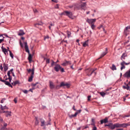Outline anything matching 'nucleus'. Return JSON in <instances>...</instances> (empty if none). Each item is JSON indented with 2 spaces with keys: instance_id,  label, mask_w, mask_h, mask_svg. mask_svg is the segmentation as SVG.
Wrapping results in <instances>:
<instances>
[{
  "instance_id": "1",
  "label": "nucleus",
  "mask_w": 130,
  "mask_h": 130,
  "mask_svg": "<svg viewBox=\"0 0 130 130\" xmlns=\"http://www.w3.org/2000/svg\"><path fill=\"white\" fill-rule=\"evenodd\" d=\"M127 54L125 53H124L122 54L121 57V59L122 61L120 63V65L121 66V70H122L123 69H124L125 68V67L124 66L125 65H127L130 64V62L126 63L124 61V60H125V57H127Z\"/></svg>"
},
{
  "instance_id": "2",
  "label": "nucleus",
  "mask_w": 130,
  "mask_h": 130,
  "mask_svg": "<svg viewBox=\"0 0 130 130\" xmlns=\"http://www.w3.org/2000/svg\"><path fill=\"white\" fill-rule=\"evenodd\" d=\"M27 71L28 73L31 72V74L29 78L28 81L29 82H31L32 80V78L34 77V67H33V68L32 69H27Z\"/></svg>"
},
{
  "instance_id": "3",
  "label": "nucleus",
  "mask_w": 130,
  "mask_h": 130,
  "mask_svg": "<svg viewBox=\"0 0 130 130\" xmlns=\"http://www.w3.org/2000/svg\"><path fill=\"white\" fill-rule=\"evenodd\" d=\"M96 19H88L87 20V22L90 25H91L94 24L95 22L96 21Z\"/></svg>"
},
{
  "instance_id": "4",
  "label": "nucleus",
  "mask_w": 130,
  "mask_h": 130,
  "mask_svg": "<svg viewBox=\"0 0 130 130\" xmlns=\"http://www.w3.org/2000/svg\"><path fill=\"white\" fill-rule=\"evenodd\" d=\"M63 14L64 15H66L70 18H72V13L71 12L67 11H65L63 13Z\"/></svg>"
},
{
  "instance_id": "5",
  "label": "nucleus",
  "mask_w": 130,
  "mask_h": 130,
  "mask_svg": "<svg viewBox=\"0 0 130 130\" xmlns=\"http://www.w3.org/2000/svg\"><path fill=\"white\" fill-rule=\"evenodd\" d=\"M7 48L8 49V50L7 49H6V48L4 47L3 46H2L1 47V49L2 50V52L4 53V54L6 55L7 54V55H8V54L7 53V52L8 51H9V48L8 47H7Z\"/></svg>"
},
{
  "instance_id": "6",
  "label": "nucleus",
  "mask_w": 130,
  "mask_h": 130,
  "mask_svg": "<svg viewBox=\"0 0 130 130\" xmlns=\"http://www.w3.org/2000/svg\"><path fill=\"white\" fill-rule=\"evenodd\" d=\"M71 64V62L70 61H67L66 60H64V62L61 65L64 66H66L68 65Z\"/></svg>"
},
{
  "instance_id": "7",
  "label": "nucleus",
  "mask_w": 130,
  "mask_h": 130,
  "mask_svg": "<svg viewBox=\"0 0 130 130\" xmlns=\"http://www.w3.org/2000/svg\"><path fill=\"white\" fill-rule=\"evenodd\" d=\"M55 66L54 68V70L56 72H58L60 70V69L61 68V67L59 64H55Z\"/></svg>"
},
{
  "instance_id": "8",
  "label": "nucleus",
  "mask_w": 130,
  "mask_h": 130,
  "mask_svg": "<svg viewBox=\"0 0 130 130\" xmlns=\"http://www.w3.org/2000/svg\"><path fill=\"white\" fill-rule=\"evenodd\" d=\"M123 88L124 89H126L127 90L130 91V81L126 85V86H123Z\"/></svg>"
},
{
  "instance_id": "9",
  "label": "nucleus",
  "mask_w": 130,
  "mask_h": 130,
  "mask_svg": "<svg viewBox=\"0 0 130 130\" xmlns=\"http://www.w3.org/2000/svg\"><path fill=\"white\" fill-rule=\"evenodd\" d=\"M124 77L128 78L130 77V69L124 74Z\"/></svg>"
},
{
  "instance_id": "10",
  "label": "nucleus",
  "mask_w": 130,
  "mask_h": 130,
  "mask_svg": "<svg viewBox=\"0 0 130 130\" xmlns=\"http://www.w3.org/2000/svg\"><path fill=\"white\" fill-rule=\"evenodd\" d=\"M3 124V126L1 127L0 130H8V129L6 127L7 125V123H5L4 122L2 123Z\"/></svg>"
},
{
  "instance_id": "11",
  "label": "nucleus",
  "mask_w": 130,
  "mask_h": 130,
  "mask_svg": "<svg viewBox=\"0 0 130 130\" xmlns=\"http://www.w3.org/2000/svg\"><path fill=\"white\" fill-rule=\"evenodd\" d=\"M24 44L25 45V48L26 52H27L28 53H29V50L28 48V46L27 44V43L26 42H24Z\"/></svg>"
},
{
  "instance_id": "12",
  "label": "nucleus",
  "mask_w": 130,
  "mask_h": 130,
  "mask_svg": "<svg viewBox=\"0 0 130 130\" xmlns=\"http://www.w3.org/2000/svg\"><path fill=\"white\" fill-rule=\"evenodd\" d=\"M129 31H130V26H128L126 27L124 30V34L127 35V32Z\"/></svg>"
},
{
  "instance_id": "13",
  "label": "nucleus",
  "mask_w": 130,
  "mask_h": 130,
  "mask_svg": "<svg viewBox=\"0 0 130 130\" xmlns=\"http://www.w3.org/2000/svg\"><path fill=\"white\" fill-rule=\"evenodd\" d=\"M50 87L51 89H53L55 88V85L53 82L51 81H49Z\"/></svg>"
},
{
  "instance_id": "14",
  "label": "nucleus",
  "mask_w": 130,
  "mask_h": 130,
  "mask_svg": "<svg viewBox=\"0 0 130 130\" xmlns=\"http://www.w3.org/2000/svg\"><path fill=\"white\" fill-rule=\"evenodd\" d=\"M108 119L107 117H106L104 119L101 121V124H102L103 123H106L108 122Z\"/></svg>"
},
{
  "instance_id": "15",
  "label": "nucleus",
  "mask_w": 130,
  "mask_h": 130,
  "mask_svg": "<svg viewBox=\"0 0 130 130\" xmlns=\"http://www.w3.org/2000/svg\"><path fill=\"white\" fill-rule=\"evenodd\" d=\"M91 69V68H89L86 70L87 75L88 76H91L92 74H91V71L89 70L90 69Z\"/></svg>"
},
{
  "instance_id": "16",
  "label": "nucleus",
  "mask_w": 130,
  "mask_h": 130,
  "mask_svg": "<svg viewBox=\"0 0 130 130\" xmlns=\"http://www.w3.org/2000/svg\"><path fill=\"white\" fill-rule=\"evenodd\" d=\"M37 84H38V83H37L35 84H32L31 86H32V89H35L38 88V86H37Z\"/></svg>"
},
{
  "instance_id": "17",
  "label": "nucleus",
  "mask_w": 130,
  "mask_h": 130,
  "mask_svg": "<svg viewBox=\"0 0 130 130\" xmlns=\"http://www.w3.org/2000/svg\"><path fill=\"white\" fill-rule=\"evenodd\" d=\"M3 67L4 68V71H6L8 69V64H6L4 63L3 64Z\"/></svg>"
},
{
  "instance_id": "18",
  "label": "nucleus",
  "mask_w": 130,
  "mask_h": 130,
  "mask_svg": "<svg viewBox=\"0 0 130 130\" xmlns=\"http://www.w3.org/2000/svg\"><path fill=\"white\" fill-rule=\"evenodd\" d=\"M25 34L23 31L22 30H20L18 33V35L19 36H22Z\"/></svg>"
},
{
  "instance_id": "19",
  "label": "nucleus",
  "mask_w": 130,
  "mask_h": 130,
  "mask_svg": "<svg viewBox=\"0 0 130 130\" xmlns=\"http://www.w3.org/2000/svg\"><path fill=\"white\" fill-rule=\"evenodd\" d=\"M86 5V3H84L80 5V7L82 9L85 10V8Z\"/></svg>"
},
{
  "instance_id": "20",
  "label": "nucleus",
  "mask_w": 130,
  "mask_h": 130,
  "mask_svg": "<svg viewBox=\"0 0 130 130\" xmlns=\"http://www.w3.org/2000/svg\"><path fill=\"white\" fill-rule=\"evenodd\" d=\"M32 57L31 55L30 54H29V56L28 57V59L30 63L32 61Z\"/></svg>"
},
{
  "instance_id": "21",
  "label": "nucleus",
  "mask_w": 130,
  "mask_h": 130,
  "mask_svg": "<svg viewBox=\"0 0 130 130\" xmlns=\"http://www.w3.org/2000/svg\"><path fill=\"white\" fill-rule=\"evenodd\" d=\"M4 83L6 85L8 86L9 87H10L11 88H12V86L11 85L10 83L8 82L5 81V82H4Z\"/></svg>"
},
{
  "instance_id": "22",
  "label": "nucleus",
  "mask_w": 130,
  "mask_h": 130,
  "mask_svg": "<svg viewBox=\"0 0 130 130\" xmlns=\"http://www.w3.org/2000/svg\"><path fill=\"white\" fill-rule=\"evenodd\" d=\"M1 108L2 110H4L5 109H8V108L6 106H5L4 107H3L2 105H1Z\"/></svg>"
},
{
  "instance_id": "23",
  "label": "nucleus",
  "mask_w": 130,
  "mask_h": 130,
  "mask_svg": "<svg viewBox=\"0 0 130 130\" xmlns=\"http://www.w3.org/2000/svg\"><path fill=\"white\" fill-rule=\"evenodd\" d=\"M115 126L116 127H121V124L117 123L115 124Z\"/></svg>"
},
{
  "instance_id": "24",
  "label": "nucleus",
  "mask_w": 130,
  "mask_h": 130,
  "mask_svg": "<svg viewBox=\"0 0 130 130\" xmlns=\"http://www.w3.org/2000/svg\"><path fill=\"white\" fill-rule=\"evenodd\" d=\"M88 40L85 41L83 44V46L84 47H86L88 45Z\"/></svg>"
},
{
  "instance_id": "25",
  "label": "nucleus",
  "mask_w": 130,
  "mask_h": 130,
  "mask_svg": "<svg viewBox=\"0 0 130 130\" xmlns=\"http://www.w3.org/2000/svg\"><path fill=\"white\" fill-rule=\"evenodd\" d=\"M41 126H44L45 125V121L44 120L41 119Z\"/></svg>"
},
{
  "instance_id": "26",
  "label": "nucleus",
  "mask_w": 130,
  "mask_h": 130,
  "mask_svg": "<svg viewBox=\"0 0 130 130\" xmlns=\"http://www.w3.org/2000/svg\"><path fill=\"white\" fill-rule=\"evenodd\" d=\"M110 68L113 71L117 70V68L116 66L113 64H112V67H110Z\"/></svg>"
},
{
  "instance_id": "27",
  "label": "nucleus",
  "mask_w": 130,
  "mask_h": 130,
  "mask_svg": "<svg viewBox=\"0 0 130 130\" xmlns=\"http://www.w3.org/2000/svg\"><path fill=\"white\" fill-rule=\"evenodd\" d=\"M115 127V124L113 125L112 123L109 128H110V129H113Z\"/></svg>"
},
{
  "instance_id": "28",
  "label": "nucleus",
  "mask_w": 130,
  "mask_h": 130,
  "mask_svg": "<svg viewBox=\"0 0 130 130\" xmlns=\"http://www.w3.org/2000/svg\"><path fill=\"white\" fill-rule=\"evenodd\" d=\"M97 69L96 68L94 69L91 68V69H90L89 70L91 71V74H92V73L94 72L95 70H96Z\"/></svg>"
},
{
  "instance_id": "29",
  "label": "nucleus",
  "mask_w": 130,
  "mask_h": 130,
  "mask_svg": "<svg viewBox=\"0 0 130 130\" xmlns=\"http://www.w3.org/2000/svg\"><path fill=\"white\" fill-rule=\"evenodd\" d=\"M77 116V113H75L74 115H72L69 116V117L70 118H72L73 117H75Z\"/></svg>"
},
{
  "instance_id": "30",
  "label": "nucleus",
  "mask_w": 130,
  "mask_h": 130,
  "mask_svg": "<svg viewBox=\"0 0 130 130\" xmlns=\"http://www.w3.org/2000/svg\"><path fill=\"white\" fill-rule=\"evenodd\" d=\"M77 116V113H75L74 115H72L69 116V117L70 118H72L73 117H75Z\"/></svg>"
},
{
  "instance_id": "31",
  "label": "nucleus",
  "mask_w": 130,
  "mask_h": 130,
  "mask_svg": "<svg viewBox=\"0 0 130 130\" xmlns=\"http://www.w3.org/2000/svg\"><path fill=\"white\" fill-rule=\"evenodd\" d=\"M107 52H104L103 53L101 56L100 57V58H99V59L101 58L102 57H103V56H104L107 53Z\"/></svg>"
},
{
  "instance_id": "32",
  "label": "nucleus",
  "mask_w": 130,
  "mask_h": 130,
  "mask_svg": "<svg viewBox=\"0 0 130 130\" xmlns=\"http://www.w3.org/2000/svg\"><path fill=\"white\" fill-rule=\"evenodd\" d=\"M90 26L91 28L93 30L95 29V28L96 27V26L94 25V24L90 25Z\"/></svg>"
},
{
  "instance_id": "33",
  "label": "nucleus",
  "mask_w": 130,
  "mask_h": 130,
  "mask_svg": "<svg viewBox=\"0 0 130 130\" xmlns=\"http://www.w3.org/2000/svg\"><path fill=\"white\" fill-rule=\"evenodd\" d=\"M100 93L101 95L103 97L106 94V93H105L104 92H100Z\"/></svg>"
},
{
  "instance_id": "34",
  "label": "nucleus",
  "mask_w": 130,
  "mask_h": 130,
  "mask_svg": "<svg viewBox=\"0 0 130 130\" xmlns=\"http://www.w3.org/2000/svg\"><path fill=\"white\" fill-rule=\"evenodd\" d=\"M51 66L53 67L54 65H55V62L52 60H51Z\"/></svg>"
},
{
  "instance_id": "35",
  "label": "nucleus",
  "mask_w": 130,
  "mask_h": 130,
  "mask_svg": "<svg viewBox=\"0 0 130 130\" xmlns=\"http://www.w3.org/2000/svg\"><path fill=\"white\" fill-rule=\"evenodd\" d=\"M9 52H10V56L11 57V58L12 59H13V54L11 53V51L10 50H9Z\"/></svg>"
},
{
  "instance_id": "36",
  "label": "nucleus",
  "mask_w": 130,
  "mask_h": 130,
  "mask_svg": "<svg viewBox=\"0 0 130 130\" xmlns=\"http://www.w3.org/2000/svg\"><path fill=\"white\" fill-rule=\"evenodd\" d=\"M6 112H7V116L8 117V116H11V115L10 114L11 112H9L8 111H6Z\"/></svg>"
},
{
  "instance_id": "37",
  "label": "nucleus",
  "mask_w": 130,
  "mask_h": 130,
  "mask_svg": "<svg viewBox=\"0 0 130 130\" xmlns=\"http://www.w3.org/2000/svg\"><path fill=\"white\" fill-rule=\"evenodd\" d=\"M121 127H126V123H123L121 124Z\"/></svg>"
},
{
  "instance_id": "38",
  "label": "nucleus",
  "mask_w": 130,
  "mask_h": 130,
  "mask_svg": "<svg viewBox=\"0 0 130 130\" xmlns=\"http://www.w3.org/2000/svg\"><path fill=\"white\" fill-rule=\"evenodd\" d=\"M66 85V84H64V83L63 82H62L61 83L60 85V87H61L62 86H65Z\"/></svg>"
},
{
  "instance_id": "39",
  "label": "nucleus",
  "mask_w": 130,
  "mask_h": 130,
  "mask_svg": "<svg viewBox=\"0 0 130 130\" xmlns=\"http://www.w3.org/2000/svg\"><path fill=\"white\" fill-rule=\"evenodd\" d=\"M81 111V110H77V111L76 112H75V113H77V115Z\"/></svg>"
},
{
  "instance_id": "40",
  "label": "nucleus",
  "mask_w": 130,
  "mask_h": 130,
  "mask_svg": "<svg viewBox=\"0 0 130 130\" xmlns=\"http://www.w3.org/2000/svg\"><path fill=\"white\" fill-rule=\"evenodd\" d=\"M35 123L36 125H38L39 123L38 121V120L37 118L36 119V120L35 121Z\"/></svg>"
},
{
  "instance_id": "41",
  "label": "nucleus",
  "mask_w": 130,
  "mask_h": 130,
  "mask_svg": "<svg viewBox=\"0 0 130 130\" xmlns=\"http://www.w3.org/2000/svg\"><path fill=\"white\" fill-rule=\"evenodd\" d=\"M4 121H3V119L1 117H0V123H2Z\"/></svg>"
},
{
  "instance_id": "42",
  "label": "nucleus",
  "mask_w": 130,
  "mask_h": 130,
  "mask_svg": "<svg viewBox=\"0 0 130 130\" xmlns=\"http://www.w3.org/2000/svg\"><path fill=\"white\" fill-rule=\"evenodd\" d=\"M66 86L67 88H69L70 87V85L69 84L66 83V84L65 86Z\"/></svg>"
},
{
  "instance_id": "43",
  "label": "nucleus",
  "mask_w": 130,
  "mask_h": 130,
  "mask_svg": "<svg viewBox=\"0 0 130 130\" xmlns=\"http://www.w3.org/2000/svg\"><path fill=\"white\" fill-rule=\"evenodd\" d=\"M54 25V24H50V25L49 26V28L50 29H51V26H53Z\"/></svg>"
},
{
  "instance_id": "44",
  "label": "nucleus",
  "mask_w": 130,
  "mask_h": 130,
  "mask_svg": "<svg viewBox=\"0 0 130 130\" xmlns=\"http://www.w3.org/2000/svg\"><path fill=\"white\" fill-rule=\"evenodd\" d=\"M91 95H89L88 96V101H89L90 100V99L91 98Z\"/></svg>"
},
{
  "instance_id": "45",
  "label": "nucleus",
  "mask_w": 130,
  "mask_h": 130,
  "mask_svg": "<svg viewBox=\"0 0 130 130\" xmlns=\"http://www.w3.org/2000/svg\"><path fill=\"white\" fill-rule=\"evenodd\" d=\"M97 128L95 126H93L92 127V130H97Z\"/></svg>"
},
{
  "instance_id": "46",
  "label": "nucleus",
  "mask_w": 130,
  "mask_h": 130,
  "mask_svg": "<svg viewBox=\"0 0 130 130\" xmlns=\"http://www.w3.org/2000/svg\"><path fill=\"white\" fill-rule=\"evenodd\" d=\"M67 34L68 37H69L71 34V33L69 31H68L67 32Z\"/></svg>"
},
{
  "instance_id": "47",
  "label": "nucleus",
  "mask_w": 130,
  "mask_h": 130,
  "mask_svg": "<svg viewBox=\"0 0 130 130\" xmlns=\"http://www.w3.org/2000/svg\"><path fill=\"white\" fill-rule=\"evenodd\" d=\"M60 70L61 71V72H64V69L63 68H62L61 67V68H60Z\"/></svg>"
},
{
  "instance_id": "48",
  "label": "nucleus",
  "mask_w": 130,
  "mask_h": 130,
  "mask_svg": "<svg viewBox=\"0 0 130 130\" xmlns=\"http://www.w3.org/2000/svg\"><path fill=\"white\" fill-rule=\"evenodd\" d=\"M10 71H9L7 72V75L8 76V77H11V76L10 75Z\"/></svg>"
},
{
  "instance_id": "49",
  "label": "nucleus",
  "mask_w": 130,
  "mask_h": 130,
  "mask_svg": "<svg viewBox=\"0 0 130 130\" xmlns=\"http://www.w3.org/2000/svg\"><path fill=\"white\" fill-rule=\"evenodd\" d=\"M33 11L35 13H37L38 12V11L36 9H34Z\"/></svg>"
},
{
  "instance_id": "50",
  "label": "nucleus",
  "mask_w": 130,
  "mask_h": 130,
  "mask_svg": "<svg viewBox=\"0 0 130 130\" xmlns=\"http://www.w3.org/2000/svg\"><path fill=\"white\" fill-rule=\"evenodd\" d=\"M0 69L1 71H2L3 69V67H2V64H1V65H0Z\"/></svg>"
},
{
  "instance_id": "51",
  "label": "nucleus",
  "mask_w": 130,
  "mask_h": 130,
  "mask_svg": "<svg viewBox=\"0 0 130 130\" xmlns=\"http://www.w3.org/2000/svg\"><path fill=\"white\" fill-rule=\"evenodd\" d=\"M50 59H47L46 60V63H50Z\"/></svg>"
},
{
  "instance_id": "52",
  "label": "nucleus",
  "mask_w": 130,
  "mask_h": 130,
  "mask_svg": "<svg viewBox=\"0 0 130 130\" xmlns=\"http://www.w3.org/2000/svg\"><path fill=\"white\" fill-rule=\"evenodd\" d=\"M126 127L130 125V123L129 122H128L127 123H126Z\"/></svg>"
},
{
  "instance_id": "53",
  "label": "nucleus",
  "mask_w": 130,
  "mask_h": 130,
  "mask_svg": "<svg viewBox=\"0 0 130 130\" xmlns=\"http://www.w3.org/2000/svg\"><path fill=\"white\" fill-rule=\"evenodd\" d=\"M49 38V36H46L45 37H44V40H45L46 39H48V38Z\"/></svg>"
},
{
  "instance_id": "54",
  "label": "nucleus",
  "mask_w": 130,
  "mask_h": 130,
  "mask_svg": "<svg viewBox=\"0 0 130 130\" xmlns=\"http://www.w3.org/2000/svg\"><path fill=\"white\" fill-rule=\"evenodd\" d=\"M5 100V99H3L1 101V103H3L4 102V101Z\"/></svg>"
},
{
  "instance_id": "55",
  "label": "nucleus",
  "mask_w": 130,
  "mask_h": 130,
  "mask_svg": "<svg viewBox=\"0 0 130 130\" xmlns=\"http://www.w3.org/2000/svg\"><path fill=\"white\" fill-rule=\"evenodd\" d=\"M8 79H9V82H10L11 81V80H12V77H8Z\"/></svg>"
},
{
  "instance_id": "56",
  "label": "nucleus",
  "mask_w": 130,
  "mask_h": 130,
  "mask_svg": "<svg viewBox=\"0 0 130 130\" xmlns=\"http://www.w3.org/2000/svg\"><path fill=\"white\" fill-rule=\"evenodd\" d=\"M14 101L15 102V103H16L17 102V99H16V98H15L14 100Z\"/></svg>"
},
{
  "instance_id": "57",
  "label": "nucleus",
  "mask_w": 130,
  "mask_h": 130,
  "mask_svg": "<svg viewBox=\"0 0 130 130\" xmlns=\"http://www.w3.org/2000/svg\"><path fill=\"white\" fill-rule=\"evenodd\" d=\"M103 26L102 25H101L100 26L98 27L99 29H100L101 28H102Z\"/></svg>"
},
{
  "instance_id": "58",
  "label": "nucleus",
  "mask_w": 130,
  "mask_h": 130,
  "mask_svg": "<svg viewBox=\"0 0 130 130\" xmlns=\"http://www.w3.org/2000/svg\"><path fill=\"white\" fill-rule=\"evenodd\" d=\"M91 125L93 126H95V122L92 123L91 124Z\"/></svg>"
},
{
  "instance_id": "59",
  "label": "nucleus",
  "mask_w": 130,
  "mask_h": 130,
  "mask_svg": "<svg viewBox=\"0 0 130 130\" xmlns=\"http://www.w3.org/2000/svg\"><path fill=\"white\" fill-rule=\"evenodd\" d=\"M4 39H0V43H1L3 41H4Z\"/></svg>"
},
{
  "instance_id": "60",
  "label": "nucleus",
  "mask_w": 130,
  "mask_h": 130,
  "mask_svg": "<svg viewBox=\"0 0 130 130\" xmlns=\"http://www.w3.org/2000/svg\"><path fill=\"white\" fill-rule=\"evenodd\" d=\"M23 91L25 93H27L28 92L26 90H23Z\"/></svg>"
},
{
  "instance_id": "61",
  "label": "nucleus",
  "mask_w": 130,
  "mask_h": 130,
  "mask_svg": "<svg viewBox=\"0 0 130 130\" xmlns=\"http://www.w3.org/2000/svg\"><path fill=\"white\" fill-rule=\"evenodd\" d=\"M60 87V86H59V85L57 86L56 87V89H58Z\"/></svg>"
},
{
  "instance_id": "62",
  "label": "nucleus",
  "mask_w": 130,
  "mask_h": 130,
  "mask_svg": "<svg viewBox=\"0 0 130 130\" xmlns=\"http://www.w3.org/2000/svg\"><path fill=\"white\" fill-rule=\"evenodd\" d=\"M0 81L3 82H5V80H2L1 77L0 78Z\"/></svg>"
},
{
  "instance_id": "63",
  "label": "nucleus",
  "mask_w": 130,
  "mask_h": 130,
  "mask_svg": "<svg viewBox=\"0 0 130 130\" xmlns=\"http://www.w3.org/2000/svg\"><path fill=\"white\" fill-rule=\"evenodd\" d=\"M72 108L75 111H76V109L75 108V106L74 105L73 106Z\"/></svg>"
},
{
  "instance_id": "64",
  "label": "nucleus",
  "mask_w": 130,
  "mask_h": 130,
  "mask_svg": "<svg viewBox=\"0 0 130 130\" xmlns=\"http://www.w3.org/2000/svg\"><path fill=\"white\" fill-rule=\"evenodd\" d=\"M73 64L72 66H70V68L72 69H74V68L73 67Z\"/></svg>"
}]
</instances>
